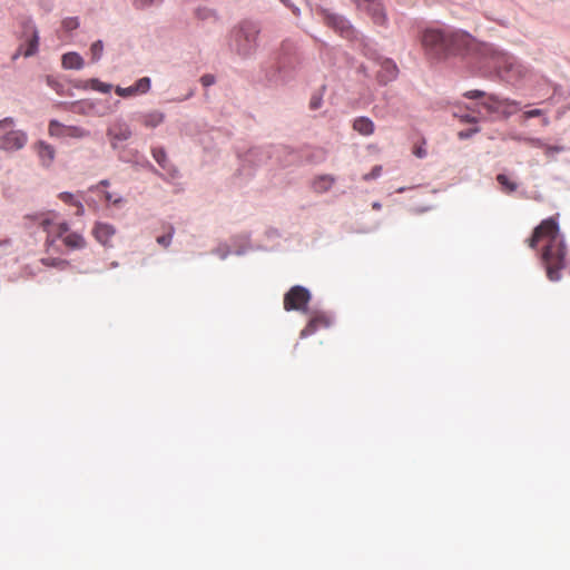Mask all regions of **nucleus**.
Masks as SVG:
<instances>
[{
  "instance_id": "obj_1",
  "label": "nucleus",
  "mask_w": 570,
  "mask_h": 570,
  "mask_svg": "<svg viewBox=\"0 0 570 570\" xmlns=\"http://www.w3.org/2000/svg\"><path fill=\"white\" fill-rule=\"evenodd\" d=\"M421 42L428 51L435 56L449 51L485 56L492 51L489 45L476 41L471 35L461 30L445 33L439 29H426L422 35Z\"/></svg>"
},
{
  "instance_id": "obj_2",
  "label": "nucleus",
  "mask_w": 570,
  "mask_h": 570,
  "mask_svg": "<svg viewBox=\"0 0 570 570\" xmlns=\"http://www.w3.org/2000/svg\"><path fill=\"white\" fill-rule=\"evenodd\" d=\"M261 23L254 20H243L237 23L229 35V49L242 59L252 58L258 48Z\"/></svg>"
},
{
  "instance_id": "obj_3",
  "label": "nucleus",
  "mask_w": 570,
  "mask_h": 570,
  "mask_svg": "<svg viewBox=\"0 0 570 570\" xmlns=\"http://www.w3.org/2000/svg\"><path fill=\"white\" fill-rule=\"evenodd\" d=\"M14 127L16 119L13 117H6L0 120V150L13 153L26 147L28 134Z\"/></svg>"
},
{
  "instance_id": "obj_4",
  "label": "nucleus",
  "mask_w": 570,
  "mask_h": 570,
  "mask_svg": "<svg viewBox=\"0 0 570 570\" xmlns=\"http://www.w3.org/2000/svg\"><path fill=\"white\" fill-rule=\"evenodd\" d=\"M566 256V247L563 243L558 245V248H554L553 244H547L543 253L542 261L547 267V276L552 282H558L561 279L560 269L563 267V261Z\"/></svg>"
},
{
  "instance_id": "obj_5",
  "label": "nucleus",
  "mask_w": 570,
  "mask_h": 570,
  "mask_svg": "<svg viewBox=\"0 0 570 570\" xmlns=\"http://www.w3.org/2000/svg\"><path fill=\"white\" fill-rule=\"evenodd\" d=\"M311 292L302 285H295L284 295V309L286 312L296 311L306 313L311 301Z\"/></svg>"
},
{
  "instance_id": "obj_6",
  "label": "nucleus",
  "mask_w": 570,
  "mask_h": 570,
  "mask_svg": "<svg viewBox=\"0 0 570 570\" xmlns=\"http://www.w3.org/2000/svg\"><path fill=\"white\" fill-rule=\"evenodd\" d=\"M315 9L324 18L325 23L342 37L348 39L355 37L356 31L344 16L332 12L330 9L322 6H316Z\"/></svg>"
},
{
  "instance_id": "obj_7",
  "label": "nucleus",
  "mask_w": 570,
  "mask_h": 570,
  "mask_svg": "<svg viewBox=\"0 0 570 570\" xmlns=\"http://www.w3.org/2000/svg\"><path fill=\"white\" fill-rule=\"evenodd\" d=\"M558 223L552 218L544 219L539 226L534 228L532 236L528 239L529 246L534 248L541 238L547 237L549 239L548 244H553L554 248H558V245L563 243L562 240L558 239Z\"/></svg>"
},
{
  "instance_id": "obj_8",
  "label": "nucleus",
  "mask_w": 570,
  "mask_h": 570,
  "mask_svg": "<svg viewBox=\"0 0 570 570\" xmlns=\"http://www.w3.org/2000/svg\"><path fill=\"white\" fill-rule=\"evenodd\" d=\"M358 9L366 11L376 24L383 26L387 21L385 9L381 0H351Z\"/></svg>"
},
{
  "instance_id": "obj_9",
  "label": "nucleus",
  "mask_w": 570,
  "mask_h": 570,
  "mask_svg": "<svg viewBox=\"0 0 570 570\" xmlns=\"http://www.w3.org/2000/svg\"><path fill=\"white\" fill-rule=\"evenodd\" d=\"M381 69L377 72V80L381 85L393 81L399 73L397 66L392 59L383 58L380 60Z\"/></svg>"
},
{
  "instance_id": "obj_10",
  "label": "nucleus",
  "mask_w": 570,
  "mask_h": 570,
  "mask_svg": "<svg viewBox=\"0 0 570 570\" xmlns=\"http://www.w3.org/2000/svg\"><path fill=\"white\" fill-rule=\"evenodd\" d=\"M22 27L26 31L31 32V38L28 40L27 49L23 51L26 58L32 57L37 53L39 47V32L31 18L24 19Z\"/></svg>"
},
{
  "instance_id": "obj_11",
  "label": "nucleus",
  "mask_w": 570,
  "mask_h": 570,
  "mask_svg": "<svg viewBox=\"0 0 570 570\" xmlns=\"http://www.w3.org/2000/svg\"><path fill=\"white\" fill-rule=\"evenodd\" d=\"M33 148L39 157L41 166L45 168H49L52 165L56 157L55 147L43 140H38L35 144Z\"/></svg>"
},
{
  "instance_id": "obj_12",
  "label": "nucleus",
  "mask_w": 570,
  "mask_h": 570,
  "mask_svg": "<svg viewBox=\"0 0 570 570\" xmlns=\"http://www.w3.org/2000/svg\"><path fill=\"white\" fill-rule=\"evenodd\" d=\"M92 234L97 242L102 246L112 247L110 239L116 234V228L114 225L108 223H96Z\"/></svg>"
},
{
  "instance_id": "obj_13",
  "label": "nucleus",
  "mask_w": 570,
  "mask_h": 570,
  "mask_svg": "<svg viewBox=\"0 0 570 570\" xmlns=\"http://www.w3.org/2000/svg\"><path fill=\"white\" fill-rule=\"evenodd\" d=\"M107 135L114 139L111 146L116 148V141H125L128 140L132 136V131L127 124H118L115 128H110L107 131Z\"/></svg>"
},
{
  "instance_id": "obj_14",
  "label": "nucleus",
  "mask_w": 570,
  "mask_h": 570,
  "mask_svg": "<svg viewBox=\"0 0 570 570\" xmlns=\"http://www.w3.org/2000/svg\"><path fill=\"white\" fill-rule=\"evenodd\" d=\"M269 158L267 150L261 147L250 148L243 158V161L250 165H261Z\"/></svg>"
},
{
  "instance_id": "obj_15",
  "label": "nucleus",
  "mask_w": 570,
  "mask_h": 570,
  "mask_svg": "<svg viewBox=\"0 0 570 570\" xmlns=\"http://www.w3.org/2000/svg\"><path fill=\"white\" fill-rule=\"evenodd\" d=\"M61 63L65 69L80 70L85 66L83 58L75 51L67 52L61 58Z\"/></svg>"
},
{
  "instance_id": "obj_16",
  "label": "nucleus",
  "mask_w": 570,
  "mask_h": 570,
  "mask_svg": "<svg viewBox=\"0 0 570 570\" xmlns=\"http://www.w3.org/2000/svg\"><path fill=\"white\" fill-rule=\"evenodd\" d=\"M353 129L363 136L374 132V122L367 117H358L353 121Z\"/></svg>"
},
{
  "instance_id": "obj_17",
  "label": "nucleus",
  "mask_w": 570,
  "mask_h": 570,
  "mask_svg": "<svg viewBox=\"0 0 570 570\" xmlns=\"http://www.w3.org/2000/svg\"><path fill=\"white\" fill-rule=\"evenodd\" d=\"M194 14L198 20L204 21V22L205 21L216 22L219 19L217 10H215L214 8L205 7V6H199V7L195 8Z\"/></svg>"
},
{
  "instance_id": "obj_18",
  "label": "nucleus",
  "mask_w": 570,
  "mask_h": 570,
  "mask_svg": "<svg viewBox=\"0 0 570 570\" xmlns=\"http://www.w3.org/2000/svg\"><path fill=\"white\" fill-rule=\"evenodd\" d=\"M141 119L146 127L156 128L164 121L165 114L159 110H153V111L142 114Z\"/></svg>"
},
{
  "instance_id": "obj_19",
  "label": "nucleus",
  "mask_w": 570,
  "mask_h": 570,
  "mask_svg": "<svg viewBox=\"0 0 570 570\" xmlns=\"http://www.w3.org/2000/svg\"><path fill=\"white\" fill-rule=\"evenodd\" d=\"M334 180V177L331 175L318 176L313 181V188L316 193H325L330 190Z\"/></svg>"
},
{
  "instance_id": "obj_20",
  "label": "nucleus",
  "mask_w": 570,
  "mask_h": 570,
  "mask_svg": "<svg viewBox=\"0 0 570 570\" xmlns=\"http://www.w3.org/2000/svg\"><path fill=\"white\" fill-rule=\"evenodd\" d=\"M66 246L71 249H81L86 246V239L78 233L68 234L62 238Z\"/></svg>"
},
{
  "instance_id": "obj_21",
  "label": "nucleus",
  "mask_w": 570,
  "mask_h": 570,
  "mask_svg": "<svg viewBox=\"0 0 570 570\" xmlns=\"http://www.w3.org/2000/svg\"><path fill=\"white\" fill-rule=\"evenodd\" d=\"M63 136L82 139L90 136V131L86 130L82 127L77 126H67L66 132Z\"/></svg>"
},
{
  "instance_id": "obj_22",
  "label": "nucleus",
  "mask_w": 570,
  "mask_h": 570,
  "mask_svg": "<svg viewBox=\"0 0 570 570\" xmlns=\"http://www.w3.org/2000/svg\"><path fill=\"white\" fill-rule=\"evenodd\" d=\"M164 0H132V7L138 11H146L151 7H159Z\"/></svg>"
},
{
  "instance_id": "obj_23",
  "label": "nucleus",
  "mask_w": 570,
  "mask_h": 570,
  "mask_svg": "<svg viewBox=\"0 0 570 570\" xmlns=\"http://www.w3.org/2000/svg\"><path fill=\"white\" fill-rule=\"evenodd\" d=\"M151 86V79L149 77H142L138 79L132 88L137 94H146L150 90Z\"/></svg>"
},
{
  "instance_id": "obj_24",
  "label": "nucleus",
  "mask_w": 570,
  "mask_h": 570,
  "mask_svg": "<svg viewBox=\"0 0 570 570\" xmlns=\"http://www.w3.org/2000/svg\"><path fill=\"white\" fill-rule=\"evenodd\" d=\"M104 52V42L101 40H97L90 46V56L92 62H98Z\"/></svg>"
},
{
  "instance_id": "obj_25",
  "label": "nucleus",
  "mask_w": 570,
  "mask_h": 570,
  "mask_svg": "<svg viewBox=\"0 0 570 570\" xmlns=\"http://www.w3.org/2000/svg\"><path fill=\"white\" fill-rule=\"evenodd\" d=\"M67 126L60 124L58 120H50L48 131L52 137H61L66 132Z\"/></svg>"
},
{
  "instance_id": "obj_26",
  "label": "nucleus",
  "mask_w": 570,
  "mask_h": 570,
  "mask_svg": "<svg viewBox=\"0 0 570 570\" xmlns=\"http://www.w3.org/2000/svg\"><path fill=\"white\" fill-rule=\"evenodd\" d=\"M324 320L322 317H313L309 320V322L306 324V326L302 330L301 332V336L302 337H306L308 335H312L313 333L316 332L317 330V326L321 322H323Z\"/></svg>"
},
{
  "instance_id": "obj_27",
  "label": "nucleus",
  "mask_w": 570,
  "mask_h": 570,
  "mask_svg": "<svg viewBox=\"0 0 570 570\" xmlns=\"http://www.w3.org/2000/svg\"><path fill=\"white\" fill-rule=\"evenodd\" d=\"M497 180L508 193H513L518 188V185L514 181H511L504 174H499L497 176Z\"/></svg>"
},
{
  "instance_id": "obj_28",
  "label": "nucleus",
  "mask_w": 570,
  "mask_h": 570,
  "mask_svg": "<svg viewBox=\"0 0 570 570\" xmlns=\"http://www.w3.org/2000/svg\"><path fill=\"white\" fill-rule=\"evenodd\" d=\"M90 87L94 90L107 94L112 89V85L101 82L99 79L92 78L89 80Z\"/></svg>"
},
{
  "instance_id": "obj_29",
  "label": "nucleus",
  "mask_w": 570,
  "mask_h": 570,
  "mask_svg": "<svg viewBox=\"0 0 570 570\" xmlns=\"http://www.w3.org/2000/svg\"><path fill=\"white\" fill-rule=\"evenodd\" d=\"M62 28L65 31H72L76 30L79 26V18L78 17H67L62 20Z\"/></svg>"
},
{
  "instance_id": "obj_30",
  "label": "nucleus",
  "mask_w": 570,
  "mask_h": 570,
  "mask_svg": "<svg viewBox=\"0 0 570 570\" xmlns=\"http://www.w3.org/2000/svg\"><path fill=\"white\" fill-rule=\"evenodd\" d=\"M41 262L46 266L57 267L60 269H63L68 265V262L61 258H42Z\"/></svg>"
},
{
  "instance_id": "obj_31",
  "label": "nucleus",
  "mask_w": 570,
  "mask_h": 570,
  "mask_svg": "<svg viewBox=\"0 0 570 570\" xmlns=\"http://www.w3.org/2000/svg\"><path fill=\"white\" fill-rule=\"evenodd\" d=\"M153 157L159 166L166 168L167 156L166 151L163 148H155L153 150Z\"/></svg>"
},
{
  "instance_id": "obj_32",
  "label": "nucleus",
  "mask_w": 570,
  "mask_h": 570,
  "mask_svg": "<svg viewBox=\"0 0 570 570\" xmlns=\"http://www.w3.org/2000/svg\"><path fill=\"white\" fill-rule=\"evenodd\" d=\"M174 230H175L174 227L170 226V230L167 234H165V235L158 236L156 242L159 245H161L165 248H167L171 244Z\"/></svg>"
},
{
  "instance_id": "obj_33",
  "label": "nucleus",
  "mask_w": 570,
  "mask_h": 570,
  "mask_svg": "<svg viewBox=\"0 0 570 570\" xmlns=\"http://www.w3.org/2000/svg\"><path fill=\"white\" fill-rule=\"evenodd\" d=\"M279 71L278 70H274V71H271L267 73V80L272 83V85H275V86H278V85H284L286 83V79H284L283 77L278 76Z\"/></svg>"
},
{
  "instance_id": "obj_34",
  "label": "nucleus",
  "mask_w": 570,
  "mask_h": 570,
  "mask_svg": "<svg viewBox=\"0 0 570 570\" xmlns=\"http://www.w3.org/2000/svg\"><path fill=\"white\" fill-rule=\"evenodd\" d=\"M544 148H546V155L549 158H553L556 154H559V153H562L566 150L564 146H558V145H554V146L546 145Z\"/></svg>"
},
{
  "instance_id": "obj_35",
  "label": "nucleus",
  "mask_w": 570,
  "mask_h": 570,
  "mask_svg": "<svg viewBox=\"0 0 570 570\" xmlns=\"http://www.w3.org/2000/svg\"><path fill=\"white\" fill-rule=\"evenodd\" d=\"M115 91H116V94H117L118 96L124 97V98L131 97V96L136 95V92H135V90H134L132 86L127 87V88H122V87H120V86H117V87L115 88Z\"/></svg>"
},
{
  "instance_id": "obj_36",
  "label": "nucleus",
  "mask_w": 570,
  "mask_h": 570,
  "mask_svg": "<svg viewBox=\"0 0 570 570\" xmlns=\"http://www.w3.org/2000/svg\"><path fill=\"white\" fill-rule=\"evenodd\" d=\"M480 131V128L479 127H474V128H469L466 130H461L459 131L458 134V137L459 139L461 140H465V139H469L471 138L473 135H475L476 132Z\"/></svg>"
},
{
  "instance_id": "obj_37",
  "label": "nucleus",
  "mask_w": 570,
  "mask_h": 570,
  "mask_svg": "<svg viewBox=\"0 0 570 570\" xmlns=\"http://www.w3.org/2000/svg\"><path fill=\"white\" fill-rule=\"evenodd\" d=\"M497 98L494 96H490L487 101H483L481 105L487 108L490 112H494L498 110V107L494 105L497 102Z\"/></svg>"
},
{
  "instance_id": "obj_38",
  "label": "nucleus",
  "mask_w": 570,
  "mask_h": 570,
  "mask_svg": "<svg viewBox=\"0 0 570 570\" xmlns=\"http://www.w3.org/2000/svg\"><path fill=\"white\" fill-rule=\"evenodd\" d=\"M216 81V78L214 75H210V73H206V75H203L200 77V82L204 87H209L212 85H214Z\"/></svg>"
},
{
  "instance_id": "obj_39",
  "label": "nucleus",
  "mask_w": 570,
  "mask_h": 570,
  "mask_svg": "<svg viewBox=\"0 0 570 570\" xmlns=\"http://www.w3.org/2000/svg\"><path fill=\"white\" fill-rule=\"evenodd\" d=\"M381 173H382V166H374L373 169L368 174L364 175V179L365 180L375 179L381 175Z\"/></svg>"
},
{
  "instance_id": "obj_40",
  "label": "nucleus",
  "mask_w": 570,
  "mask_h": 570,
  "mask_svg": "<svg viewBox=\"0 0 570 570\" xmlns=\"http://www.w3.org/2000/svg\"><path fill=\"white\" fill-rule=\"evenodd\" d=\"M285 7L289 8L296 17L301 16V9L295 6L291 0H279Z\"/></svg>"
},
{
  "instance_id": "obj_41",
  "label": "nucleus",
  "mask_w": 570,
  "mask_h": 570,
  "mask_svg": "<svg viewBox=\"0 0 570 570\" xmlns=\"http://www.w3.org/2000/svg\"><path fill=\"white\" fill-rule=\"evenodd\" d=\"M59 198L65 202V203H68V204H71L75 206V198H73V195L69 191H62L59 194Z\"/></svg>"
},
{
  "instance_id": "obj_42",
  "label": "nucleus",
  "mask_w": 570,
  "mask_h": 570,
  "mask_svg": "<svg viewBox=\"0 0 570 570\" xmlns=\"http://www.w3.org/2000/svg\"><path fill=\"white\" fill-rule=\"evenodd\" d=\"M464 96L469 99H479L485 96L484 91L481 90H471L464 94Z\"/></svg>"
},
{
  "instance_id": "obj_43",
  "label": "nucleus",
  "mask_w": 570,
  "mask_h": 570,
  "mask_svg": "<svg viewBox=\"0 0 570 570\" xmlns=\"http://www.w3.org/2000/svg\"><path fill=\"white\" fill-rule=\"evenodd\" d=\"M105 198H106L107 202H110L114 205H119V204L122 203V198L121 197L114 198L112 194L109 193V191L105 193Z\"/></svg>"
},
{
  "instance_id": "obj_44",
  "label": "nucleus",
  "mask_w": 570,
  "mask_h": 570,
  "mask_svg": "<svg viewBox=\"0 0 570 570\" xmlns=\"http://www.w3.org/2000/svg\"><path fill=\"white\" fill-rule=\"evenodd\" d=\"M322 98L320 96H313L309 102L311 109H318L321 107Z\"/></svg>"
},
{
  "instance_id": "obj_45",
  "label": "nucleus",
  "mask_w": 570,
  "mask_h": 570,
  "mask_svg": "<svg viewBox=\"0 0 570 570\" xmlns=\"http://www.w3.org/2000/svg\"><path fill=\"white\" fill-rule=\"evenodd\" d=\"M69 230V225L67 223H61L58 226V237L62 238L63 234Z\"/></svg>"
},
{
  "instance_id": "obj_46",
  "label": "nucleus",
  "mask_w": 570,
  "mask_h": 570,
  "mask_svg": "<svg viewBox=\"0 0 570 570\" xmlns=\"http://www.w3.org/2000/svg\"><path fill=\"white\" fill-rule=\"evenodd\" d=\"M540 115H542V110L541 109H532V110H529V111L524 112V117L525 118H533V117H538Z\"/></svg>"
},
{
  "instance_id": "obj_47",
  "label": "nucleus",
  "mask_w": 570,
  "mask_h": 570,
  "mask_svg": "<svg viewBox=\"0 0 570 570\" xmlns=\"http://www.w3.org/2000/svg\"><path fill=\"white\" fill-rule=\"evenodd\" d=\"M414 155L417 157V158H424L426 156V150L420 146V147H416L414 149Z\"/></svg>"
},
{
  "instance_id": "obj_48",
  "label": "nucleus",
  "mask_w": 570,
  "mask_h": 570,
  "mask_svg": "<svg viewBox=\"0 0 570 570\" xmlns=\"http://www.w3.org/2000/svg\"><path fill=\"white\" fill-rule=\"evenodd\" d=\"M215 253L219 256L220 259H225L228 256L229 250L228 249L217 248L215 250Z\"/></svg>"
},
{
  "instance_id": "obj_49",
  "label": "nucleus",
  "mask_w": 570,
  "mask_h": 570,
  "mask_svg": "<svg viewBox=\"0 0 570 570\" xmlns=\"http://www.w3.org/2000/svg\"><path fill=\"white\" fill-rule=\"evenodd\" d=\"M527 141L531 142L532 145L538 146V147L546 146L544 142L539 138H529V139H527Z\"/></svg>"
},
{
  "instance_id": "obj_50",
  "label": "nucleus",
  "mask_w": 570,
  "mask_h": 570,
  "mask_svg": "<svg viewBox=\"0 0 570 570\" xmlns=\"http://www.w3.org/2000/svg\"><path fill=\"white\" fill-rule=\"evenodd\" d=\"M75 206L77 207L76 215L82 216L85 213L83 205L80 202H75Z\"/></svg>"
},
{
  "instance_id": "obj_51",
  "label": "nucleus",
  "mask_w": 570,
  "mask_h": 570,
  "mask_svg": "<svg viewBox=\"0 0 570 570\" xmlns=\"http://www.w3.org/2000/svg\"><path fill=\"white\" fill-rule=\"evenodd\" d=\"M463 121L465 122H475L476 121V118L473 117V116H470V115H464L461 117Z\"/></svg>"
},
{
  "instance_id": "obj_52",
  "label": "nucleus",
  "mask_w": 570,
  "mask_h": 570,
  "mask_svg": "<svg viewBox=\"0 0 570 570\" xmlns=\"http://www.w3.org/2000/svg\"><path fill=\"white\" fill-rule=\"evenodd\" d=\"M77 88L87 89L88 86H90L89 80L88 81H79L77 85H75Z\"/></svg>"
},
{
  "instance_id": "obj_53",
  "label": "nucleus",
  "mask_w": 570,
  "mask_h": 570,
  "mask_svg": "<svg viewBox=\"0 0 570 570\" xmlns=\"http://www.w3.org/2000/svg\"><path fill=\"white\" fill-rule=\"evenodd\" d=\"M21 55H23V52H22V48L20 47V48H18V50L13 53V56H12V60H13V61H14V60H17Z\"/></svg>"
},
{
  "instance_id": "obj_54",
  "label": "nucleus",
  "mask_w": 570,
  "mask_h": 570,
  "mask_svg": "<svg viewBox=\"0 0 570 570\" xmlns=\"http://www.w3.org/2000/svg\"><path fill=\"white\" fill-rule=\"evenodd\" d=\"M194 95H195V90H194V89H190L184 98L179 99V101H183V100L189 99V98H191Z\"/></svg>"
},
{
  "instance_id": "obj_55",
  "label": "nucleus",
  "mask_w": 570,
  "mask_h": 570,
  "mask_svg": "<svg viewBox=\"0 0 570 570\" xmlns=\"http://www.w3.org/2000/svg\"><path fill=\"white\" fill-rule=\"evenodd\" d=\"M99 185L105 186V187H106V186H109V180L104 179V180H101V181L99 183Z\"/></svg>"
},
{
  "instance_id": "obj_56",
  "label": "nucleus",
  "mask_w": 570,
  "mask_h": 570,
  "mask_svg": "<svg viewBox=\"0 0 570 570\" xmlns=\"http://www.w3.org/2000/svg\"><path fill=\"white\" fill-rule=\"evenodd\" d=\"M372 206H373L374 209H380L381 208V204L377 203V202L373 203Z\"/></svg>"
},
{
  "instance_id": "obj_57",
  "label": "nucleus",
  "mask_w": 570,
  "mask_h": 570,
  "mask_svg": "<svg viewBox=\"0 0 570 570\" xmlns=\"http://www.w3.org/2000/svg\"><path fill=\"white\" fill-rule=\"evenodd\" d=\"M118 266H119L118 262H112V263H111V267H112V268H116V267H118Z\"/></svg>"
},
{
  "instance_id": "obj_58",
  "label": "nucleus",
  "mask_w": 570,
  "mask_h": 570,
  "mask_svg": "<svg viewBox=\"0 0 570 570\" xmlns=\"http://www.w3.org/2000/svg\"><path fill=\"white\" fill-rule=\"evenodd\" d=\"M543 124H544L546 126H547V125H549V119H548V118H544V119H543Z\"/></svg>"
},
{
  "instance_id": "obj_59",
  "label": "nucleus",
  "mask_w": 570,
  "mask_h": 570,
  "mask_svg": "<svg viewBox=\"0 0 570 570\" xmlns=\"http://www.w3.org/2000/svg\"><path fill=\"white\" fill-rule=\"evenodd\" d=\"M307 6L311 8V10H313L311 2H307Z\"/></svg>"
}]
</instances>
